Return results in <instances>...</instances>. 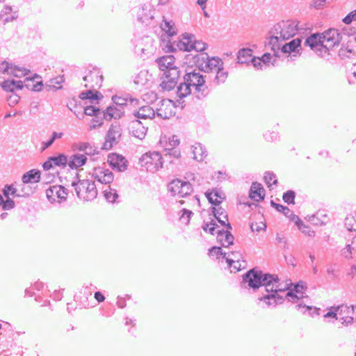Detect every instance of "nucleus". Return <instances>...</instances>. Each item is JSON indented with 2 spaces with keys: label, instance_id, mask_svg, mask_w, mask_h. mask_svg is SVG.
Instances as JSON below:
<instances>
[{
  "label": "nucleus",
  "instance_id": "f03ea898",
  "mask_svg": "<svg viewBox=\"0 0 356 356\" xmlns=\"http://www.w3.org/2000/svg\"><path fill=\"white\" fill-rule=\"evenodd\" d=\"M345 33L338 29H330L322 33H313L305 40V45L309 46L321 57L327 58L330 51L338 46L343 41Z\"/></svg>",
  "mask_w": 356,
  "mask_h": 356
},
{
  "label": "nucleus",
  "instance_id": "aec40b11",
  "mask_svg": "<svg viewBox=\"0 0 356 356\" xmlns=\"http://www.w3.org/2000/svg\"><path fill=\"white\" fill-rule=\"evenodd\" d=\"M104 112L103 115L106 121H111L112 119L119 120L124 115V110L122 107H118L113 104L108 106Z\"/></svg>",
  "mask_w": 356,
  "mask_h": 356
},
{
  "label": "nucleus",
  "instance_id": "20e7f679",
  "mask_svg": "<svg viewBox=\"0 0 356 356\" xmlns=\"http://www.w3.org/2000/svg\"><path fill=\"white\" fill-rule=\"evenodd\" d=\"M72 186L74 187L77 197L83 201H92L97 195V190L95 182L89 179L73 181Z\"/></svg>",
  "mask_w": 356,
  "mask_h": 356
},
{
  "label": "nucleus",
  "instance_id": "c9c22d12",
  "mask_svg": "<svg viewBox=\"0 0 356 356\" xmlns=\"http://www.w3.org/2000/svg\"><path fill=\"white\" fill-rule=\"evenodd\" d=\"M337 311H339V315L353 316L356 313V306L342 304L337 306Z\"/></svg>",
  "mask_w": 356,
  "mask_h": 356
},
{
  "label": "nucleus",
  "instance_id": "49530a36",
  "mask_svg": "<svg viewBox=\"0 0 356 356\" xmlns=\"http://www.w3.org/2000/svg\"><path fill=\"white\" fill-rule=\"evenodd\" d=\"M29 72V70L24 68H21L16 65H12V67L9 72V74H12L15 77H21L22 76L26 75Z\"/></svg>",
  "mask_w": 356,
  "mask_h": 356
},
{
  "label": "nucleus",
  "instance_id": "4c0bfd02",
  "mask_svg": "<svg viewBox=\"0 0 356 356\" xmlns=\"http://www.w3.org/2000/svg\"><path fill=\"white\" fill-rule=\"evenodd\" d=\"M296 309L302 314H305L307 312H308L309 314L312 316H314V315H319V309L318 308L312 306H307L305 305H302V303H298L296 305Z\"/></svg>",
  "mask_w": 356,
  "mask_h": 356
},
{
  "label": "nucleus",
  "instance_id": "603ef678",
  "mask_svg": "<svg viewBox=\"0 0 356 356\" xmlns=\"http://www.w3.org/2000/svg\"><path fill=\"white\" fill-rule=\"evenodd\" d=\"M277 58L275 57L273 58V56L270 53H265L261 58L262 63L265 65H270L271 64L272 66H275L277 65Z\"/></svg>",
  "mask_w": 356,
  "mask_h": 356
},
{
  "label": "nucleus",
  "instance_id": "79ce46f5",
  "mask_svg": "<svg viewBox=\"0 0 356 356\" xmlns=\"http://www.w3.org/2000/svg\"><path fill=\"white\" fill-rule=\"evenodd\" d=\"M241 257L242 254L239 252H232L228 256L226 255L225 259L229 267H232L233 264L238 263Z\"/></svg>",
  "mask_w": 356,
  "mask_h": 356
},
{
  "label": "nucleus",
  "instance_id": "7c9ffc66",
  "mask_svg": "<svg viewBox=\"0 0 356 356\" xmlns=\"http://www.w3.org/2000/svg\"><path fill=\"white\" fill-rule=\"evenodd\" d=\"M40 179V172L37 170H31L22 176L24 184L37 183Z\"/></svg>",
  "mask_w": 356,
  "mask_h": 356
},
{
  "label": "nucleus",
  "instance_id": "412c9836",
  "mask_svg": "<svg viewBox=\"0 0 356 356\" xmlns=\"http://www.w3.org/2000/svg\"><path fill=\"white\" fill-rule=\"evenodd\" d=\"M133 115L138 120H151L154 118L156 112L150 106H143L134 111Z\"/></svg>",
  "mask_w": 356,
  "mask_h": 356
},
{
  "label": "nucleus",
  "instance_id": "39448f33",
  "mask_svg": "<svg viewBox=\"0 0 356 356\" xmlns=\"http://www.w3.org/2000/svg\"><path fill=\"white\" fill-rule=\"evenodd\" d=\"M184 80L189 86L194 88L195 92L197 93V97L198 99L205 97L209 94L207 86H205V80L203 76L200 74V70H194L193 71L186 72L184 76Z\"/></svg>",
  "mask_w": 356,
  "mask_h": 356
},
{
  "label": "nucleus",
  "instance_id": "ea45409f",
  "mask_svg": "<svg viewBox=\"0 0 356 356\" xmlns=\"http://www.w3.org/2000/svg\"><path fill=\"white\" fill-rule=\"evenodd\" d=\"M103 114H104V111H101L95 117H94L92 120L91 124H90V129H96L103 124V121L105 120Z\"/></svg>",
  "mask_w": 356,
  "mask_h": 356
},
{
  "label": "nucleus",
  "instance_id": "338daca9",
  "mask_svg": "<svg viewBox=\"0 0 356 356\" xmlns=\"http://www.w3.org/2000/svg\"><path fill=\"white\" fill-rule=\"evenodd\" d=\"M286 298L292 302H298V301L302 298V296L299 297L297 294H296L293 291H288L286 294Z\"/></svg>",
  "mask_w": 356,
  "mask_h": 356
},
{
  "label": "nucleus",
  "instance_id": "4468645a",
  "mask_svg": "<svg viewBox=\"0 0 356 356\" xmlns=\"http://www.w3.org/2000/svg\"><path fill=\"white\" fill-rule=\"evenodd\" d=\"M348 36L345 34L343 38ZM345 40L343 39L341 47L339 51V56L345 61L346 63H350L353 65L356 63V51L353 49L350 48L349 45L345 46Z\"/></svg>",
  "mask_w": 356,
  "mask_h": 356
},
{
  "label": "nucleus",
  "instance_id": "f257e3e1",
  "mask_svg": "<svg viewBox=\"0 0 356 356\" xmlns=\"http://www.w3.org/2000/svg\"><path fill=\"white\" fill-rule=\"evenodd\" d=\"M280 280L276 275L263 273L261 270L254 268L249 270L243 276L241 287L252 288L255 290L264 287L266 292L263 296L258 298L259 303H262V307H275L277 304L282 303L283 296L278 293L284 291L280 287Z\"/></svg>",
  "mask_w": 356,
  "mask_h": 356
},
{
  "label": "nucleus",
  "instance_id": "8fccbe9b",
  "mask_svg": "<svg viewBox=\"0 0 356 356\" xmlns=\"http://www.w3.org/2000/svg\"><path fill=\"white\" fill-rule=\"evenodd\" d=\"M182 187V191L178 195L179 197H186L193 191V186L189 181H184Z\"/></svg>",
  "mask_w": 356,
  "mask_h": 356
},
{
  "label": "nucleus",
  "instance_id": "69168bd1",
  "mask_svg": "<svg viewBox=\"0 0 356 356\" xmlns=\"http://www.w3.org/2000/svg\"><path fill=\"white\" fill-rule=\"evenodd\" d=\"M12 65L13 64H10L6 60L3 61L0 65V71L3 74L7 73L8 74H9V72L12 67Z\"/></svg>",
  "mask_w": 356,
  "mask_h": 356
},
{
  "label": "nucleus",
  "instance_id": "7ed1b4c3",
  "mask_svg": "<svg viewBox=\"0 0 356 356\" xmlns=\"http://www.w3.org/2000/svg\"><path fill=\"white\" fill-rule=\"evenodd\" d=\"M165 49L168 52L175 51L177 49L184 51L194 50L199 52L206 49V44L202 40H197L194 35L184 33L178 41L166 44Z\"/></svg>",
  "mask_w": 356,
  "mask_h": 356
},
{
  "label": "nucleus",
  "instance_id": "f3484780",
  "mask_svg": "<svg viewBox=\"0 0 356 356\" xmlns=\"http://www.w3.org/2000/svg\"><path fill=\"white\" fill-rule=\"evenodd\" d=\"M108 162L113 170H117L119 172H124L127 168V162L126 159L124 157L118 154H112L109 155Z\"/></svg>",
  "mask_w": 356,
  "mask_h": 356
},
{
  "label": "nucleus",
  "instance_id": "ddd939ff",
  "mask_svg": "<svg viewBox=\"0 0 356 356\" xmlns=\"http://www.w3.org/2000/svg\"><path fill=\"white\" fill-rule=\"evenodd\" d=\"M301 42L302 39L297 38L291 40L289 42L283 44L281 47V51L282 53H289L288 57L292 58V57H296L301 54Z\"/></svg>",
  "mask_w": 356,
  "mask_h": 356
},
{
  "label": "nucleus",
  "instance_id": "4be33fe9",
  "mask_svg": "<svg viewBox=\"0 0 356 356\" xmlns=\"http://www.w3.org/2000/svg\"><path fill=\"white\" fill-rule=\"evenodd\" d=\"M211 210L213 216L221 225L226 227L228 229H232L231 225L228 222V216L223 208L211 207Z\"/></svg>",
  "mask_w": 356,
  "mask_h": 356
},
{
  "label": "nucleus",
  "instance_id": "dca6fc26",
  "mask_svg": "<svg viewBox=\"0 0 356 356\" xmlns=\"http://www.w3.org/2000/svg\"><path fill=\"white\" fill-rule=\"evenodd\" d=\"M160 70L163 72V74H168L172 69H179L175 64V58L173 56H164L156 60Z\"/></svg>",
  "mask_w": 356,
  "mask_h": 356
},
{
  "label": "nucleus",
  "instance_id": "9d476101",
  "mask_svg": "<svg viewBox=\"0 0 356 356\" xmlns=\"http://www.w3.org/2000/svg\"><path fill=\"white\" fill-rule=\"evenodd\" d=\"M180 70L179 69H172L168 74H163L162 81L160 86L163 90L170 91L177 83V80L180 76Z\"/></svg>",
  "mask_w": 356,
  "mask_h": 356
},
{
  "label": "nucleus",
  "instance_id": "a19ab883",
  "mask_svg": "<svg viewBox=\"0 0 356 356\" xmlns=\"http://www.w3.org/2000/svg\"><path fill=\"white\" fill-rule=\"evenodd\" d=\"M345 227L349 232H356V214L355 216H348L345 218Z\"/></svg>",
  "mask_w": 356,
  "mask_h": 356
},
{
  "label": "nucleus",
  "instance_id": "a18cd8bd",
  "mask_svg": "<svg viewBox=\"0 0 356 356\" xmlns=\"http://www.w3.org/2000/svg\"><path fill=\"white\" fill-rule=\"evenodd\" d=\"M64 81L63 76H57L54 79H51L49 80V83H47V87L51 88H54L56 90L60 89L62 88V83Z\"/></svg>",
  "mask_w": 356,
  "mask_h": 356
},
{
  "label": "nucleus",
  "instance_id": "864d4df0",
  "mask_svg": "<svg viewBox=\"0 0 356 356\" xmlns=\"http://www.w3.org/2000/svg\"><path fill=\"white\" fill-rule=\"evenodd\" d=\"M209 255L210 257L216 256V258H218L219 256H222L223 258L225 259L226 255H227V253L222 252L220 247L213 246L211 249H209Z\"/></svg>",
  "mask_w": 356,
  "mask_h": 356
},
{
  "label": "nucleus",
  "instance_id": "2eb2a0df",
  "mask_svg": "<svg viewBox=\"0 0 356 356\" xmlns=\"http://www.w3.org/2000/svg\"><path fill=\"white\" fill-rule=\"evenodd\" d=\"M86 81L85 87L90 88H100L103 79V76L99 74L98 70L90 71L89 73L83 78Z\"/></svg>",
  "mask_w": 356,
  "mask_h": 356
},
{
  "label": "nucleus",
  "instance_id": "052dcab7",
  "mask_svg": "<svg viewBox=\"0 0 356 356\" xmlns=\"http://www.w3.org/2000/svg\"><path fill=\"white\" fill-rule=\"evenodd\" d=\"M182 214L180 217V220H181L185 224H188L190 221L191 216L193 214V213L188 210L186 209H183L181 210Z\"/></svg>",
  "mask_w": 356,
  "mask_h": 356
},
{
  "label": "nucleus",
  "instance_id": "c03bdc74",
  "mask_svg": "<svg viewBox=\"0 0 356 356\" xmlns=\"http://www.w3.org/2000/svg\"><path fill=\"white\" fill-rule=\"evenodd\" d=\"M104 195L106 200L109 202H114L118 197V194L115 189H112L110 186L104 191Z\"/></svg>",
  "mask_w": 356,
  "mask_h": 356
},
{
  "label": "nucleus",
  "instance_id": "37998d69",
  "mask_svg": "<svg viewBox=\"0 0 356 356\" xmlns=\"http://www.w3.org/2000/svg\"><path fill=\"white\" fill-rule=\"evenodd\" d=\"M216 75L213 81L219 84L221 83H224L227 77V72L224 71L222 66H221L219 70H216Z\"/></svg>",
  "mask_w": 356,
  "mask_h": 356
},
{
  "label": "nucleus",
  "instance_id": "6e6d98bb",
  "mask_svg": "<svg viewBox=\"0 0 356 356\" xmlns=\"http://www.w3.org/2000/svg\"><path fill=\"white\" fill-rule=\"evenodd\" d=\"M296 193L293 191L289 190L283 194V200L288 204H294Z\"/></svg>",
  "mask_w": 356,
  "mask_h": 356
},
{
  "label": "nucleus",
  "instance_id": "f8f14e48",
  "mask_svg": "<svg viewBox=\"0 0 356 356\" xmlns=\"http://www.w3.org/2000/svg\"><path fill=\"white\" fill-rule=\"evenodd\" d=\"M92 177L97 181L104 184H111L114 179L113 172L104 167H97L94 168Z\"/></svg>",
  "mask_w": 356,
  "mask_h": 356
},
{
  "label": "nucleus",
  "instance_id": "423d86ee",
  "mask_svg": "<svg viewBox=\"0 0 356 356\" xmlns=\"http://www.w3.org/2000/svg\"><path fill=\"white\" fill-rule=\"evenodd\" d=\"M298 31V23L296 21H282L275 24L270 31L271 34L279 35L282 40L293 38Z\"/></svg>",
  "mask_w": 356,
  "mask_h": 356
},
{
  "label": "nucleus",
  "instance_id": "a211bd4d",
  "mask_svg": "<svg viewBox=\"0 0 356 356\" xmlns=\"http://www.w3.org/2000/svg\"><path fill=\"white\" fill-rule=\"evenodd\" d=\"M129 129L134 137L143 139L146 135L147 128L139 120L134 119L130 122Z\"/></svg>",
  "mask_w": 356,
  "mask_h": 356
},
{
  "label": "nucleus",
  "instance_id": "5701e85b",
  "mask_svg": "<svg viewBox=\"0 0 356 356\" xmlns=\"http://www.w3.org/2000/svg\"><path fill=\"white\" fill-rule=\"evenodd\" d=\"M265 196V190L262 185L257 182H253L250 190V197L251 199L259 202L264 200Z\"/></svg>",
  "mask_w": 356,
  "mask_h": 356
},
{
  "label": "nucleus",
  "instance_id": "72a5a7b5",
  "mask_svg": "<svg viewBox=\"0 0 356 356\" xmlns=\"http://www.w3.org/2000/svg\"><path fill=\"white\" fill-rule=\"evenodd\" d=\"M79 97L83 100L89 99L91 102H93L95 100L101 99L103 96L97 90L94 91L92 90H88L86 92H81Z\"/></svg>",
  "mask_w": 356,
  "mask_h": 356
},
{
  "label": "nucleus",
  "instance_id": "1a4fd4ad",
  "mask_svg": "<svg viewBox=\"0 0 356 356\" xmlns=\"http://www.w3.org/2000/svg\"><path fill=\"white\" fill-rule=\"evenodd\" d=\"M122 136V128L119 124H112L108 129L105 142L103 144V149L108 150L114 145L119 143Z\"/></svg>",
  "mask_w": 356,
  "mask_h": 356
},
{
  "label": "nucleus",
  "instance_id": "09e8293b",
  "mask_svg": "<svg viewBox=\"0 0 356 356\" xmlns=\"http://www.w3.org/2000/svg\"><path fill=\"white\" fill-rule=\"evenodd\" d=\"M162 29L166 31L169 35H174L177 34V30L175 27V24L172 21H165L164 24H162Z\"/></svg>",
  "mask_w": 356,
  "mask_h": 356
},
{
  "label": "nucleus",
  "instance_id": "c756f323",
  "mask_svg": "<svg viewBox=\"0 0 356 356\" xmlns=\"http://www.w3.org/2000/svg\"><path fill=\"white\" fill-rule=\"evenodd\" d=\"M163 159L164 162H169L170 163H173L172 159H179L181 156V152L179 149L174 147H166L164 150Z\"/></svg>",
  "mask_w": 356,
  "mask_h": 356
},
{
  "label": "nucleus",
  "instance_id": "5fc2aeb1",
  "mask_svg": "<svg viewBox=\"0 0 356 356\" xmlns=\"http://www.w3.org/2000/svg\"><path fill=\"white\" fill-rule=\"evenodd\" d=\"M270 204L273 207L276 209L277 211L282 212L286 216H289L291 213V210L287 207L277 204L273 200H271Z\"/></svg>",
  "mask_w": 356,
  "mask_h": 356
},
{
  "label": "nucleus",
  "instance_id": "bf43d9fd",
  "mask_svg": "<svg viewBox=\"0 0 356 356\" xmlns=\"http://www.w3.org/2000/svg\"><path fill=\"white\" fill-rule=\"evenodd\" d=\"M216 225H216V222L213 220H211L210 222H205L202 225V229L204 232L209 231V232L211 234L214 235Z\"/></svg>",
  "mask_w": 356,
  "mask_h": 356
},
{
  "label": "nucleus",
  "instance_id": "473e14b6",
  "mask_svg": "<svg viewBox=\"0 0 356 356\" xmlns=\"http://www.w3.org/2000/svg\"><path fill=\"white\" fill-rule=\"evenodd\" d=\"M184 181L181 179H174L168 185V191L172 195H178L182 191V185Z\"/></svg>",
  "mask_w": 356,
  "mask_h": 356
},
{
  "label": "nucleus",
  "instance_id": "58836bf2",
  "mask_svg": "<svg viewBox=\"0 0 356 356\" xmlns=\"http://www.w3.org/2000/svg\"><path fill=\"white\" fill-rule=\"evenodd\" d=\"M191 93V87L184 81L183 83H181L179 86L177 87V95L180 99H182L186 97L188 95Z\"/></svg>",
  "mask_w": 356,
  "mask_h": 356
},
{
  "label": "nucleus",
  "instance_id": "2f4dec72",
  "mask_svg": "<svg viewBox=\"0 0 356 356\" xmlns=\"http://www.w3.org/2000/svg\"><path fill=\"white\" fill-rule=\"evenodd\" d=\"M252 50L248 48L240 49L238 52L237 59L239 63H248L252 62Z\"/></svg>",
  "mask_w": 356,
  "mask_h": 356
},
{
  "label": "nucleus",
  "instance_id": "0e129e2a",
  "mask_svg": "<svg viewBox=\"0 0 356 356\" xmlns=\"http://www.w3.org/2000/svg\"><path fill=\"white\" fill-rule=\"evenodd\" d=\"M337 314H339V311H337V306H333L330 308V311L327 312L325 315V318H333L336 320L338 319Z\"/></svg>",
  "mask_w": 356,
  "mask_h": 356
},
{
  "label": "nucleus",
  "instance_id": "0eeeda50",
  "mask_svg": "<svg viewBox=\"0 0 356 356\" xmlns=\"http://www.w3.org/2000/svg\"><path fill=\"white\" fill-rule=\"evenodd\" d=\"M163 159L158 152H149L142 155L140 158V163L145 167L147 171L154 172L162 168Z\"/></svg>",
  "mask_w": 356,
  "mask_h": 356
},
{
  "label": "nucleus",
  "instance_id": "774afa93",
  "mask_svg": "<svg viewBox=\"0 0 356 356\" xmlns=\"http://www.w3.org/2000/svg\"><path fill=\"white\" fill-rule=\"evenodd\" d=\"M19 99H20L19 96H18L15 94H13L12 95H10L7 100L8 102L9 106H13L18 104Z\"/></svg>",
  "mask_w": 356,
  "mask_h": 356
},
{
  "label": "nucleus",
  "instance_id": "de8ad7c7",
  "mask_svg": "<svg viewBox=\"0 0 356 356\" xmlns=\"http://www.w3.org/2000/svg\"><path fill=\"white\" fill-rule=\"evenodd\" d=\"M354 248L353 245L348 244L346 246L341 250V254L346 259H352L356 254V250L353 249Z\"/></svg>",
  "mask_w": 356,
  "mask_h": 356
},
{
  "label": "nucleus",
  "instance_id": "9b49d317",
  "mask_svg": "<svg viewBox=\"0 0 356 356\" xmlns=\"http://www.w3.org/2000/svg\"><path fill=\"white\" fill-rule=\"evenodd\" d=\"M67 195L68 190L60 185H54L50 186L46 191L47 197L50 202L55 201L56 197H57L59 200V202L65 201L67 199Z\"/></svg>",
  "mask_w": 356,
  "mask_h": 356
},
{
  "label": "nucleus",
  "instance_id": "c85d7f7f",
  "mask_svg": "<svg viewBox=\"0 0 356 356\" xmlns=\"http://www.w3.org/2000/svg\"><path fill=\"white\" fill-rule=\"evenodd\" d=\"M193 159L197 161H202L207 156L205 147L201 143H196L192 146Z\"/></svg>",
  "mask_w": 356,
  "mask_h": 356
},
{
  "label": "nucleus",
  "instance_id": "f704fd0d",
  "mask_svg": "<svg viewBox=\"0 0 356 356\" xmlns=\"http://www.w3.org/2000/svg\"><path fill=\"white\" fill-rule=\"evenodd\" d=\"M112 101L114 106H116L118 107H122V108L124 110V107L127 106L128 102H130L131 104H133L135 102L137 104L138 100L132 98H124L119 96H113L112 97Z\"/></svg>",
  "mask_w": 356,
  "mask_h": 356
},
{
  "label": "nucleus",
  "instance_id": "13d9d810",
  "mask_svg": "<svg viewBox=\"0 0 356 356\" xmlns=\"http://www.w3.org/2000/svg\"><path fill=\"white\" fill-rule=\"evenodd\" d=\"M101 110L98 107H95L94 106H87L84 108L83 113L86 115L94 116L100 112Z\"/></svg>",
  "mask_w": 356,
  "mask_h": 356
},
{
  "label": "nucleus",
  "instance_id": "393cba45",
  "mask_svg": "<svg viewBox=\"0 0 356 356\" xmlns=\"http://www.w3.org/2000/svg\"><path fill=\"white\" fill-rule=\"evenodd\" d=\"M2 89L5 92H14L15 90H22L24 85L22 81H15L14 79L5 80L1 83Z\"/></svg>",
  "mask_w": 356,
  "mask_h": 356
},
{
  "label": "nucleus",
  "instance_id": "6ab92c4d",
  "mask_svg": "<svg viewBox=\"0 0 356 356\" xmlns=\"http://www.w3.org/2000/svg\"><path fill=\"white\" fill-rule=\"evenodd\" d=\"M174 108L172 101L163 100L160 108L156 109V114L162 119H169L175 115Z\"/></svg>",
  "mask_w": 356,
  "mask_h": 356
},
{
  "label": "nucleus",
  "instance_id": "4d7b16f0",
  "mask_svg": "<svg viewBox=\"0 0 356 356\" xmlns=\"http://www.w3.org/2000/svg\"><path fill=\"white\" fill-rule=\"evenodd\" d=\"M3 194L6 197H10V195L19 196L17 194V190L12 185H6L3 189Z\"/></svg>",
  "mask_w": 356,
  "mask_h": 356
},
{
  "label": "nucleus",
  "instance_id": "680f3d73",
  "mask_svg": "<svg viewBox=\"0 0 356 356\" xmlns=\"http://www.w3.org/2000/svg\"><path fill=\"white\" fill-rule=\"evenodd\" d=\"M356 21V10L349 13L343 19L342 22L346 24H350L353 22Z\"/></svg>",
  "mask_w": 356,
  "mask_h": 356
},
{
  "label": "nucleus",
  "instance_id": "3c124183",
  "mask_svg": "<svg viewBox=\"0 0 356 356\" xmlns=\"http://www.w3.org/2000/svg\"><path fill=\"white\" fill-rule=\"evenodd\" d=\"M264 178L268 187H270L272 185H277V184L276 175L272 172H266Z\"/></svg>",
  "mask_w": 356,
  "mask_h": 356
},
{
  "label": "nucleus",
  "instance_id": "bb28decb",
  "mask_svg": "<svg viewBox=\"0 0 356 356\" xmlns=\"http://www.w3.org/2000/svg\"><path fill=\"white\" fill-rule=\"evenodd\" d=\"M87 161V157L85 154H75L72 155L68 159L67 165L71 169H77L83 166Z\"/></svg>",
  "mask_w": 356,
  "mask_h": 356
},
{
  "label": "nucleus",
  "instance_id": "e2e57ef3",
  "mask_svg": "<svg viewBox=\"0 0 356 356\" xmlns=\"http://www.w3.org/2000/svg\"><path fill=\"white\" fill-rule=\"evenodd\" d=\"M3 210H10L15 207V202L10 197H6V200H3V202L1 204Z\"/></svg>",
  "mask_w": 356,
  "mask_h": 356
},
{
  "label": "nucleus",
  "instance_id": "a878e982",
  "mask_svg": "<svg viewBox=\"0 0 356 356\" xmlns=\"http://www.w3.org/2000/svg\"><path fill=\"white\" fill-rule=\"evenodd\" d=\"M281 38H280L279 35L272 34L268 39V42L266 46H268L271 50L273 51V56L279 57L278 53L279 50L281 49L282 44L280 42H282Z\"/></svg>",
  "mask_w": 356,
  "mask_h": 356
},
{
  "label": "nucleus",
  "instance_id": "e433bc0d",
  "mask_svg": "<svg viewBox=\"0 0 356 356\" xmlns=\"http://www.w3.org/2000/svg\"><path fill=\"white\" fill-rule=\"evenodd\" d=\"M50 160L52 161L54 165L60 168H65L67 165L68 158L63 154H60L58 156H51Z\"/></svg>",
  "mask_w": 356,
  "mask_h": 356
},
{
  "label": "nucleus",
  "instance_id": "b1692460",
  "mask_svg": "<svg viewBox=\"0 0 356 356\" xmlns=\"http://www.w3.org/2000/svg\"><path fill=\"white\" fill-rule=\"evenodd\" d=\"M205 195L209 202L216 206H218L225 199L224 193L217 188L212 189L211 191H207Z\"/></svg>",
  "mask_w": 356,
  "mask_h": 356
},
{
  "label": "nucleus",
  "instance_id": "6e6552de",
  "mask_svg": "<svg viewBox=\"0 0 356 356\" xmlns=\"http://www.w3.org/2000/svg\"><path fill=\"white\" fill-rule=\"evenodd\" d=\"M194 58L202 66V70L206 72H214L222 66L223 63L219 58H209L207 54L202 53L194 56Z\"/></svg>",
  "mask_w": 356,
  "mask_h": 356
},
{
  "label": "nucleus",
  "instance_id": "cd10ccee",
  "mask_svg": "<svg viewBox=\"0 0 356 356\" xmlns=\"http://www.w3.org/2000/svg\"><path fill=\"white\" fill-rule=\"evenodd\" d=\"M217 238L224 247H228L234 243V236L229 230H218L217 232Z\"/></svg>",
  "mask_w": 356,
  "mask_h": 356
}]
</instances>
